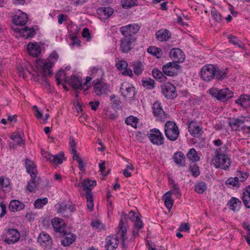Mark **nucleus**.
Returning <instances> with one entry per match:
<instances>
[{"instance_id": "nucleus-1", "label": "nucleus", "mask_w": 250, "mask_h": 250, "mask_svg": "<svg viewBox=\"0 0 250 250\" xmlns=\"http://www.w3.org/2000/svg\"><path fill=\"white\" fill-rule=\"evenodd\" d=\"M126 227L125 218H122L117 228L116 234L110 235L105 238L104 245L105 250H115L119 246V240H121L122 248L125 250L127 249V245L125 243L127 240Z\"/></svg>"}, {"instance_id": "nucleus-2", "label": "nucleus", "mask_w": 250, "mask_h": 250, "mask_svg": "<svg viewBox=\"0 0 250 250\" xmlns=\"http://www.w3.org/2000/svg\"><path fill=\"white\" fill-rule=\"evenodd\" d=\"M56 79L58 85H60L64 83V81L67 80L70 85L73 89L77 90L79 89L85 91L90 87V81L92 79Z\"/></svg>"}, {"instance_id": "nucleus-3", "label": "nucleus", "mask_w": 250, "mask_h": 250, "mask_svg": "<svg viewBox=\"0 0 250 250\" xmlns=\"http://www.w3.org/2000/svg\"><path fill=\"white\" fill-rule=\"evenodd\" d=\"M96 184L97 182L95 180H90L87 179L83 180L81 185V187L83 188V190L85 191L87 208L90 210H92L94 208V202L91 190L96 186Z\"/></svg>"}, {"instance_id": "nucleus-4", "label": "nucleus", "mask_w": 250, "mask_h": 250, "mask_svg": "<svg viewBox=\"0 0 250 250\" xmlns=\"http://www.w3.org/2000/svg\"><path fill=\"white\" fill-rule=\"evenodd\" d=\"M165 134L167 138L171 141H176L179 135V130L174 122L167 121L165 125Z\"/></svg>"}, {"instance_id": "nucleus-5", "label": "nucleus", "mask_w": 250, "mask_h": 250, "mask_svg": "<svg viewBox=\"0 0 250 250\" xmlns=\"http://www.w3.org/2000/svg\"><path fill=\"white\" fill-rule=\"evenodd\" d=\"M209 93L217 100L223 102L228 100L233 96V92L228 88L220 89L217 88H212L209 90Z\"/></svg>"}, {"instance_id": "nucleus-6", "label": "nucleus", "mask_w": 250, "mask_h": 250, "mask_svg": "<svg viewBox=\"0 0 250 250\" xmlns=\"http://www.w3.org/2000/svg\"><path fill=\"white\" fill-rule=\"evenodd\" d=\"M59 55L56 52H52L49 56V61L43 63L42 66L41 73L42 76L45 78L51 77L52 74L51 68L53 67L54 62L58 59Z\"/></svg>"}, {"instance_id": "nucleus-7", "label": "nucleus", "mask_w": 250, "mask_h": 250, "mask_svg": "<svg viewBox=\"0 0 250 250\" xmlns=\"http://www.w3.org/2000/svg\"><path fill=\"white\" fill-rule=\"evenodd\" d=\"M20 237V233L17 229H9L7 230L6 233L2 236V238L6 244L11 245L19 241Z\"/></svg>"}, {"instance_id": "nucleus-8", "label": "nucleus", "mask_w": 250, "mask_h": 250, "mask_svg": "<svg viewBox=\"0 0 250 250\" xmlns=\"http://www.w3.org/2000/svg\"><path fill=\"white\" fill-rule=\"evenodd\" d=\"M148 137L153 145L159 146L164 143V137L159 129L157 128L150 129L148 134Z\"/></svg>"}, {"instance_id": "nucleus-9", "label": "nucleus", "mask_w": 250, "mask_h": 250, "mask_svg": "<svg viewBox=\"0 0 250 250\" xmlns=\"http://www.w3.org/2000/svg\"><path fill=\"white\" fill-rule=\"evenodd\" d=\"M214 166L216 168H220L225 170L228 169L231 166L230 159L228 155L218 157H214L212 160Z\"/></svg>"}, {"instance_id": "nucleus-10", "label": "nucleus", "mask_w": 250, "mask_h": 250, "mask_svg": "<svg viewBox=\"0 0 250 250\" xmlns=\"http://www.w3.org/2000/svg\"><path fill=\"white\" fill-rule=\"evenodd\" d=\"M37 242L46 250H51L53 247V241L50 236L46 232H41L37 238Z\"/></svg>"}, {"instance_id": "nucleus-11", "label": "nucleus", "mask_w": 250, "mask_h": 250, "mask_svg": "<svg viewBox=\"0 0 250 250\" xmlns=\"http://www.w3.org/2000/svg\"><path fill=\"white\" fill-rule=\"evenodd\" d=\"M120 90L122 95L126 100H131L134 99L136 94L134 87L132 84L127 83H122Z\"/></svg>"}, {"instance_id": "nucleus-12", "label": "nucleus", "mask_w": 250, "mask_h": 250, "mask_svg": "<svg viewBox=\"0 0 250 250\" xmlns=\"http://www.w3.org/2000/svg\"><path fill=\"white\" fill-rule=\"evenodd\" d=\"M161 88L162 93L167 99L173 100L177 96L176 87L170 83H164Z\"/></svg>"}, {"instance_id": "nucleus-13", "label": "nucleus", "mask_w": 250, "mask_h": 250, "mask_svg": "<svg viewBox=\"0 0 250 250\" xmlns=\"http://www.w3.org/2000/svg\"><path fill=\"white\" fill-rule=\"evenodd\" d=\"M139 29L140 26L136 24H129L120 27V31L124 37L136 39L134 35L139 31Z\"/></svg>"}, {"instance_id": "nucleus-14", "label": "nucleus", "mask_w": 250, "mask_h": 250, "mask_svg": "<svg viewBox=\"0 0 250 250\" xmlns=\"http://www.w3.org/2000/svg\"><path fill=\"white\" fill-rule=\"evenodd\" d=\"M181 66L175 62H169L163 67L164 75L167 76H176L180 71Z\"/></svg>"}, {"instance_id": "nucleus-15", "label": "nucleus", "mask_w": 250, "mask_h": 250, "mask_svg": "<svg viewBox=\"0 0 250 250\" xmlns=\"http://www.w3.org/2000/svg\"><path fill=\"white\" fill-rule=\"evenodd\" d=\"M152 112L154 116L156 118L157 121L165 122L167 118V114L164 111L161 104L159 102L154 103L152 107Z\"/></svg>"}, {"instance_id": "nucleus-16", "label": "nucleus", "mask_w": 250, "mask_h": 250, "mask_svg": "<svg viewBox=\"0 0 250 250\" xmlns=\"http://www.w3.org/2000/svg\"><path fill=\"white\" fill-rule=\"evenodd\" d=\"M51 226L56 233L60 234L66 230V226L64 220L60 218L55 217L52 219Z\"/></svg>"}, {"instance_id": "nucleus-17", "label": "nucleus", "mask_w": 250, "mask_h": 250, "mask_svg": "<svg viewBox=\"0 0 250 250\" xmlns=\"http://www.w3.org/2000/svg\"><path fill=\"white\" fill-rule=\"evenodd\" d=\"M201 78H214L215 74V65L208 64L204 65L200 70Z\"/></svg>"}, {"instance_id": "nucleus-18", "label": "nucleus", "mask_w": 250, "mask_h": 250, "mask_svg": "<svg viewBox=\"0 0 250 250\" xmlns=\"http://www.w3.org/2000/svg\"><path fill=\"white\" fill-rule=\"evenodd\" d=\"M136 39L124 37L120 40L119 49L122 53H128L131 50V45Z\"/></svg>"}, {"instance_id": "nucleus-19", "label": "nucleus", "mask_w": 250, "mask_h": 250, "mask_svg": "<svg viewBox=\"0 0 250 250\" xmlns=\"http://www.w3.org/2000/svg\"><path fill=\"white\" fill-rule=\"evenodd\" d=\"M28 20L27 15L20 10L17 12L12 18V21L14 24L22 26L26 24Z\"/></svg>"}, {"instance_id": "nucleus-20", "label": "nucleus", "mask_w": 250, "mask_h": 250, "mask_svg": "<svg viewBox=\"0 0 250 250\" xmlns=\"http://www.w3.org/2000/svg\"><path fill=\"white\" fill-rule=\"evenodd\" d=\"M59 235L62 237L61 243V244L64 247L69 246L75 241L76 238V236L74 234L67 230L64 231L62 233L59 234Z\"/></svg>"}, {"instance_id": "nucleus-21", "label": "nucleus", "mask_w": 250, "mask_h": 250, "mask_svg": "<svg viewBox=\"0 0 250 250\" xmlns=\"http://www.w3.org/2000/svg\"><path fill=\"white\" fill-rule=\"evenodd\" d=\"M169 57L175 63L182 62L185 59L184 52L179 48H173L169 52Z\"/></svg>"}, {"instance_id": "nucleus-22", "label": "nucleus", "mask_w": 250, "mask_h": 250, "mask_svg": "<svg viewBox=\"0 0 250 250\" xmlns=\"http://www.w3.org/2000/svg\"><path fill=\"white\" fill-rule=\"evenodd\" d=\"M187 125L190 134L194 137H199L203 133L202 128L197 125L196 123L193 121H188Z\"/></svg>"}, {"instance_id": "nucleus-23", "label": "nucleus", "mask_w": 250, "mask_h": 250, "mask_svg": "<svg viewBox=\"0 0 250 250\" xmlns=\"http://www.w3.org/2000/svg\"><path fill=\"white\" fill-rule=\"evenodd\" d=\"M245 118L239 119L237 118H229L228 125L231 129L236 132L240 131V129L245 123Z\"/></svg>"}, {"instance_id": "nucleus-24", "label": "nucleus", "mask_w": 250, "mask_h": 250, "mask_svg": "<svg viewBox=\"0 0 250 250\" xmlns=\"http://www.w3.org/2000/svg\"><path fill=\"white\" fill-rule=\"evenodd\" d=\"M15 30L16 32L20 33L21 37L25 39L32 38L36 34L35 30L33 27H28L25 26L21 29L17 28Z\"/></svg>"}, {"instance_id": "nucleus-25", "label": "nucleus", "mask_w": 250, "mask_h": 250, "mask_svg": "<svg viewBox=\"0 0 250 250\" xmlns=\"http://www.w3.org/2000/svg\"><path fill=\"white\" fill-rule=\"evenodd\" d=\"M27 52L29 55L38 58L41 53V46L39 43L30 42L27 45Z\"/></svg>"}, {"instance_id": "nucleus-26", "label": "nucleus", "mask_w": 250, "mask_h": 250, "mask_svg": "<svg viewBox=\"0 0 250 250\" xmlns=\"http://www.w3.org/2000/svg\"><path fill=\"white\" fill-rule=\"evenodd\" d=\"M25 165L26 171L30 175L31 178L36 179L37 170L34 163L31 160L27 158L25 160Z\"/></svg>"}, {"instance_id": "nucleus-27", "label": "nucleus", "mask_w": 250, "mask_h": 250, "mask_svg": "<svg viewBox=\"0 0 250 250\" xmlns=\"http://www.w3.org/2000/svg\"><path fill=\"white\" fill-rule=\"evenodd\" d=\"M94 91L98 96L105 94L109 91V86L107 83L101 82L96 83L94 84Z\"/></svg>"}, {"instance_id": "nucleus-28", "label": "nucleus", "mask_w": 250, "mask_h": 250, "mask_svg": "<svg viewBox=\"0 0 250 250\" xmlns=\"http://www.w3.org/2000/svg\"><path fill=\"white\" fill-rule=\"evenodd\" d=\"M215 78H226L229 76L228 74L230 72V68L228 67H221L217 65H215Z\"/></svg>"}, {"instance_id": "nucleus-29", "label": "nucleus", "mask_w": 250, "mask_h": 250, "mask_svg": "<svg viewBox=\"0 0 250 250\" xmlns=\"http://www.w3.org/2000/svg\"><path fill=\"white\" fill-rule=\"evenodd\" d=\"M117 68L120 70H124L122 74L125 76L132 77V71L130 68H127L128 64L125 61H119L116 63Z\"/></svg>"}, {"instance_id": "nucleus-30", "label": "nucleus", "mask_w": 250, "mask_h": 250, "mask_svg": "<svg viewBox=\"0 0 250 250\" xmlns=\"http://www.w3.org/2000/svg\"><path fill=\"white\" fill-rule=\"evenodd\" d=\"M155 36L159 41L166 42L171 38V34L167 29H161L156 32Z\"/></svg>"}, {"instance_id": "nucleus-31", "label": "nucleus", "mask_w": 250, "mask_h": 250, "mask_svg": "<svg viewBox=\"0 0 250 250\" xmlns=\"http://www.w3.org/2000/svg\"><path fill=\"white\" fill-rule=\"evenodd\" d=\"M113 8L107 7H100L97 9V13L101 19H107L113 13Z\"/></svg>"}, {"instance_id": "nucleus-32", "label": "nucleus", "mask_w": 250, "mask_h": 250, "mask_svg": "<svg viewBox=\"0 0 250 250\" xmlns=\"http://www.w3.org/2000/svg\"><path fill=\"white\" fill-rule=\"evenodd\" d=\"M235 103L240 105L243 108H247L250 106V95H241L237 100L235 101Z\"/></svg>"}, {"instance_id": "nucleus-33", "label": "nucleus", "mask_w": 250, "mask_h": 250, "mask_svg": "<svg viewBox=\"0 0 250 250\" xmlns=\"http://www.w3.org/2000/svg\"><path fill=\"white\" fill-rule=\"evenodd\" d=\"M174 162L179 167H184L186 166V158L184 153L181 151L175 153L173 156Z\"/></svg>"}, {"instance_id": "nucleus-34", "label": "nucleus", "mask_w": 250, "mask_h": 250, "mask_svg": "<svg viewBox=\"0 0 250 250\" xmlns=\"http://www.w3.org/2000/svg\"><path fill=\"white\" fill-rule=\"evenodd\" d=\"M241 199L245 207L250 208V185L243 189Z\"/></svg>"}, {"instance_id": "nucleus-35", "label": "nucleus", "mask_w": 250, "mask_h": 250, "mask_svg": "<svg viewBox=\"0 0 250 250\" xmlns=\"http://www.w3.org/2000/svg\"><path fill=\"white\" fill-rule=\"evenodd\" d=\"M228 206L231 210L238 211L242 206V203L239 199L231 197L228 203Z\"/></svg>"}, {"instance_id": "nucleus-36", "label": "nucleus", "mask_w": 250, "mask_h": 250, "mask_svg": "<svg viewBox=\"0 0 250 250\" xmlns=\"http://www.w3.org/2000/svg\"><path fill=\"white\" fill-rule=\"evenodd\" d=\"M89 74L90 76H86L85 78H91V77L93 78L97 77V78H103L104 76V72L101 67H93L90 68Z\"/></svg>"}, {"instance_id": "nucleus-37", "label": "nucleus", "mask_w": 250, "mask_h": 250, "mask_svg": "<svg viewBox=\"0 0 250 250\" xmlns=\"http://www.w3.org/2000/svg\"><path fill=\"white\" fill-rule=\"evenodd\" d=\"M24 205L17 200H12L9 205V209L11 211L16 212L24 208Z\"/></svg>"}, {"instance_id": "nucleus-38", "label": "nucleus", "mask_w": 250, "mask_h": 250, "mask_svg": "<svg viewBox=\"0 0 250 250\" xmlns=\"http://www.w3.org/2000/svg\"><path fill=\"white\" fill-rule=\"evenodd\" d=\"M35 84L37 83L42 84L47 89L48 93H52L54 92V88L51 85L48 79H34Z\"/></svg>"}, {"instance_id": "nucleus-39", "label": "nucleus", "mask_w": 250, "mask_h": 250, "mask_svg": "<svg viewBox=\"0 0 250 250\" xmlns=\"http://www.w3.org/2000/svg\"><path fill=\"white\" fill-rule=\"evenodd\" d=\"M166 207L169 210L171 209L173 204V201L171 199V191H168L163 196Z\"/></svg>"}, {"instance_id": "nucleus-40", "label": "nucleus", "mask_w": 250, "mask_h": 250, "mask_svg": "<svg viewBox=\"0 0 250 250\" xmlns=\"http://www.w3.org/2000/svg\"><path fill=\"white\" fill-rule=\"evenodd\" d=\"M147 51L148 53L155 56L158 59L161 58L163 55L161 49L155 46L149 47Z\"/></svg>"}, {"instance_id": "nucleus-41", "label": "nucleus", "mask_w": 250, "mask_h": 250, "mask_svg": "<svg viewBox=\"0 0 250 250\" xmlns=\"http://www.w3.org/2000/svg\"><path fill=\"white\" fill-rule=\"evenodd\" d=\"M226 186H229L233 188L239 187V180L238 177H229L225 182Z\"/></svg>"}, {"instance_id": "nucleus-42", "label": "nucleus", "mask_w": 250, "mask_h": 250, "mask_svg": "<svg viewBox=\"0 0 250 250\" xmlns=\"http://www.w3.org/2000/svg\"><path fill=\"white\" fill-rule=\"evenodd\" d=\"M132 68L133 72L136 76H139L142 73L144 70V66L141 62H137L133 63Z\"/></svg>"}, {"instance_id": "nucleus-43", "label": "nucleus", "mask_w": 250, "mask_h": 250, "mask_svg": "<svg viewBox=\"0 0 250 250\" xmlns=\"http://www.w3.org/2000/svg\"><path fill=\"white\" fill-rule=\"evenodd\" d=\"M121 5L123 8L125 9H129L133 6L138 5L137 0H122Z\"/></svg>"}, {"instance_id": "nucleus-44", "label": "nucleus", "mask_w": 250, "mask_h": 250, "mask_svg": "<svg viewBox=\"0 0 250 250\" xmlns=\"http://www.w3.org/2000/svg\"><path fill=\"white\" fill-rule=\"evenodd\" d=\"M188 158L193 162L199 161L200 157L197 156V152L195 148H192L189 149L187 154Z\"/></svg>"}, {"instance_id": "nucleus-45", "label": "nucleus", "mask_w": 250, "mask_h": 250, "mask_svg": "<svg viewBox=\"0 0 250 250\" xmlns=\"http://www.w3.org/2000/svg\"><path fill=\"white\" fill-rule=\"evenodd\" d=\"M170 185L171 190L169 191H171V194L172 193L174 194L178 198L180 197L181 195V192L178 187L173 180L170 181Z\"/></svg>"}, {"instance_id": "nucleus-46", "label": "nucleus", "mask_w": 250, "mask_h": 250, "mask_svg": "<svg viewBox=\"0 0 250 250\" xmlns=\"http://www.w3.org/2000/svg\"><path fill=\"white\" fill-rule=\"evenodd\" d=\"M207 189V186L204 182H198L195 186V190L199 194L203 193Z\"/></svg>"}, {"instance_id": "nucleus-47", "label": "nucleus", "mask_w": 250, "mask_h": 250, "mask_svg": "<svg viewBox=\"0 0 250 250\" xmlns=\"http://www.w3.org/2000/svg\"><path fill=\"white\" fill-rule=\"evenodd\" d=\"M138 122V118L134 117L133 116H128L125 119V124H126L127 125H131L134 128H137Z\"/></svg>"}, {"instance_id": "nucleus-48", "label": "nucleus", "mask_w": 250, "mask_h": 250, "mask_svg": "<svg viewBox=\"0 0 250 250\" xmlns=\"http://www.w3.org/2000/svg\"><path fill=\"white\" fill-rule=\"evenodd\" d=\"M56 207L57 209V212L59 213H64L67 210V205L66 204L65 200L59 202L56 204Z\"/></svg>"}, {"instance_id": "nucleus-49", "label": "nucleus", "mask_w": 250, "mask_h": 250, "mask_svg": "<svg viewBox=\"0 0 250 250\" xmlns=\"http://www.w3.org/2000/svg\"><path fill=\"white\" fill-rule=\"evenodd\" d=\"M229 149L227 145H225L221 147L217 148L216 149L215 151V156L214 157H217L218 158V157L226 156L227 151Z\"/></svg>"}, {"instance_id": "nucleus-50", "label": "nucleus", "mask_w": 250, "mask_h": 250, "mask_svg": "<svg viewBox=\"0 0 250 250\" xmlns=\"http://www.w3.org/2000/svg\"><path fill=\"white\" fill-rule=\"evenodd\" d=\"M47 203L48 199L46 197L42 199H37L34 202V207L36 208L40 209L42 208Z\"/></svg>"}, {"instance_id": "nucleus-51", "label": "nucleus", "mask_w": 250, "mask_h": 250, "mask_svg": "<svg viewBox=\"0 0 250 250\" xmlns=\"http://www.w3.org/2000/svg\"><path fill=\"white\" fill-rule=\"evenodd\" d=\"M64 158V154L62 152H60L56 155H53L52 163L56 164H61L63 162V158Z\"/></svg>"}, {"instance_id": "nucleus-52", "label": "nucleus", "mask_w": 250, "mask_h": 250, "mask_svg": "<svg viewBox=\"0 0 250 250\" xmlns=\"http://www.w3.org/2000/svg\"><path fill=\"white\" fill-rule=\"evenodd\" d=\"M110 100L112 102V107L113 108L119 109L121 107V102L118 97H116L115 95L112 94L110 96Z\"/></svg>"}, {"instance_id": "nucleus-53", "label": "nucleus", "mask_w": 250, "mask_h": 250, "mask_svg": "<svg viewBox=\"0 0 250 250\" xmlns=\"http://www.w3.org/2000/svg\"><path fill=\"white\" fill-rule=\"evenodd\" d=\"M91 226L93 228L99 229L100 230L105 229V226L99 220H92L91 221Z\"/></svg>"}, {"instance_id": "nucleus-54", "label": "nucleus", "mask_w": 250, "mask_h": 250, "mask_svg": "<svg viewBox=\"0 0 250 250\" xmlns=\"http://www.w3.org/2000/svg\"><path fill=\"white\" fill-rule=\"evenodd\" d=\"M211 14L213 17L214 20L218 22H220L223 20L222 15L214 7L211 10Z\"/></svg>"}, {"instance_id": "nucleus-55", "label": "nucleus", "mask_w": 250, "mask_h": 250, "mask_svg": "<svg viewBox=\"0 0 250 250\" xmlns=\"http://www.w3.org/2000/svg\"><path fill=\"white\" fill-rule=\"evenodd\" d=\"M189 169L191 172L192 175L194 177H198L200 174L199 167L196 164H190Z\"/></svg>"}, {"instance_id": "nucleus-56", "label": "nucleus", "mask_w": 250, "mask_h": 250, "mask_svg": "<svg viewBox=\"0 0 250 250\" xmlns=\"http://www.w3.org/2000/svg\"><path fill=\"white\" fill-rule=\"evenodd\" d=\"M142 83L144 87L151 89L154 87L155 82L153 79H146L142 80Z\"/></svg>"}, {"instance_id": "nucleus-57", "label": "nucleus", "mask_w": 250, "mask_h": 250, "mask_svg": "<svg viewBox=\"0 0 250 250\" xmlns=\"http://www.w3.org/2000/svg\"><path fill=\"white\" fill-rule=\"evenodd\" d=\"M37 188V186L36 184V179H33V178H31V181L29 182L27 184V189L31 192H35Z\"/></svg>"}, {"instance_id": "nucleus-58", "label": "nucleus", "mask_w": 250, "mask_h": 250, "mask_svg": "<svg viewBox=\"0 0 250 250\" xmlns=\"http://www.w3.org/2000/svg\"><path fill=\"white\" fill-rule=\"evenodd\" d=\"M248 172H244L242 171H237L236 176L238 177L240 182H244L249 177Z\"/></svg>"}, {"instance_id": "nucleus-59", "label": "nucleus", "mask_w": 250, "mask_h": 250, "mask_svg": "<svg viewBox=\"0 0 250 250\" xmlns=\"http://www.w3.org/2000/svg\"><path fill=\"white\" fill-rule=\"evenodd\" d=\"M10 185V181L9 178L5 176L0 177V187L2 188H7Z\"/></svg>"}, {"instance_id": "nucleus-60", "label": "nucleus", "mask_w": 250, "mask_h": 250, "mask_svg": "<svg viewBox=\"0 0 250 250\" xmlns=\"http://www.w3.org/2000/svg\"><path fill=\"white\" fill-rule=\"evenodd\" d=\"M152 74L153 77V78L155 79H160L163 78H167V77L164 76V73H163L160 70L157 68H155L153 69L152 71Z\"/></svg>"}, {"instance_id": "nucleus-61", "label": "nucleus", "mask_w": 250, "mask_h": 250, "mask_svg": "<svg viewBox=\"0 0 250 250\" xmlns=\"http://www.w3.org/2000/svg\"><path fill=\"white\" fill-rule=\"evenodd\" d=\"M228 39L230 43L235 45H238V46L241 47V44H242V42L237 37L232 35H229Z\"/></svg>"}, {"instance_id": "nucleus-62", "label": "nucleus", "mask_w": 250, "mask_h": 250, "mask_svg": "<svg viewBox=\"0 0 250 250\" xmlns=\"http://www.w3.org/2000/svg\"><path fill=\"white\" fill-rule=\"evenodd\" d=\"M11 139L19 146H21L23 144V140L22 138L18 134L13 133L11 135Z\"/></svg>"}, {"instance_id": "nucleus-63", "label": "nucleus", "mask_w": 250, "mask_h": 250, "mask_svg": "<svg viewBox=\"0 0 250 250\" xmlns=\"http://www.w3.org/2000/svg\"><path fill=\"white\" fill-rule=\"evenodd\" d=\"M134 222H135L133 224L134 228L141 229L143 227V223L140 217H136V220Z\"/></svg>"}, {"instance_id": "nucleus-64", "label": "nucleus", "mask_w": 250, "mask_h": 250, "mask_svg": "<svg viewBox=\"0 0 250 250\" xmlns=\"http://www.w3.org/2000/svg\"><path fill=\"white\" fill-rule=\"evenodd\" d=\"M58 23L60 24L62 23L63 21H66L68 20V16L66 15H63L62 14H60L58 16Z\"/></svg>"}]
</instances>
